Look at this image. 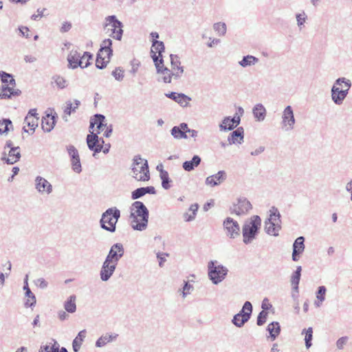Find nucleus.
<instances>
[{"label": "nucleus", "instance_id": "1", "mask_svg": "<svg viewBox=\"0 0 352 352\" xmlns=\"http://www.w3.org/2000/svg\"><path fill=\"white\" fill-rule=\"evenodd\" d=\"M148 210L142 201L133 203L129 215L132 228L138 231L145 230L148 226Z\"/></svg>", "mask_w": 352, "mask_h": 352}, {"label": "nucleus", "instance_id": "2", "mask_svg": "<svg viewBox=\"0 0 352 352\" xmlns=\"http://www.w3.org/2000/svg\"><path fill=\"white\" fill-rule=\"evenodd\" d=\"M261 226V219L258 215H253L245 221L242 228L243 241L245 244H250L256 239Z\"/></svg>", "mask_w": 352, "mask_h": 352}, {"label": "nucleus", "instance_id": "3", "mask_svg": "<svg viewBox=\"0 0 352 352\" xmlns=\"http://www.w3.org/2000/svg\"><path fill=\"white\" fill-rule=\"evenodd\" d=\"M351 86V80L344 77L338 78L331 88V98L336 104H341Z\"/></svg>", "mask_w": 352, "mask_h": 352}, {"label": "nucleus", "instance_id": "4", "mask_svg": "<svg viewBox=\"0 0 352 352\" xmlns=\"http://www.w3.org/2000/svg\"><path fill=\"white\" fill-rule=\"evenodd\" d=\"M120 217V210L116 207L109 208L101 216L100 220V227L108 232H115L116 223Z\"/></svg>", "mask_w": 352, "mask_h": 352}, {"label": "nucleus", "instance_id": "5", "mask_svg": "<svg viewBox=\"0 0 352 352\" xmlns=\"http://www.w3.org/2000/svg\"><path fill=\"white\" fill-rule=\"evenodd\" d=\"M132 177L137 181L146 182L150 179L148 162L142 158L140 155H136L133 158L132 164Z\"/></svg>", "mask_w": 352, "mask_h": 352}, {"label": "nucleus", "instance_id": "6", "mask_svg": "<svg viewBox=\"0 0 352 352\" xmlns=\"http://www.w3.org/2000/svg\"><path fill=\"white\" fill-rule=\"evenodd\" d=\"M228 272V268L219 264L217 261H210L208 263V278L214 285L221 283L226 278Z\"/></svg>", "mask_w": 352, "mask_h": 352}, {"label": "nucleus", "instance_id": "7", "mask_svg": "<svg viewBox=\"0 0 352 352\" xmlns=\"http://www.w3.org/2000/svg\"><path fill=\"white\" fill-rule=\"evenodd\" d=\"M269 217L265 221V231L267 234L276 236L280 226V214L277 208L272 206L270 209Z\"/></svg>", "mask_w": 352, "mask_h": 352}, {"label": "nucleus", "instance_id": "8", "mask_svg": "<svg viewBox=\"0 0 352 352\" xmlns=\"http://www.w3.org/2000/svg\"><path fill=\"white\" fill-rule=\"evenodd\" d=\"M104 28L111 27L110 36L112 38L120 41L123 34V25L115 15L108 16L104 19V23L103 24Z\"/></svg>", "mask_w": 352, "mask_h": 352}, {"label": "nucleus", "instance_id": "9", "mask_svg": "<svg viewBox=\"0 0 352 352\" xmlns=\"http://www.w3.org/2000/svg\"><path fill=\"white\" fill-rule=\"evenodd\" d=\"M92 56L89 52H85L82 56L76 51H72L68 55L67 60L69 66L72 69H76L78 67L81 68L87 67L90 63L89 60Z\"/></svg>", "mask_w": 352, "mask_h": 352}, {"label": "nucleus", "instance_id": "10", "mask_svg": "<svg viewBox=\"0 0 352 352\" xmlns=\"http://www.w3.org/2000/svg\"><path fill=\"white\" fill-rule=\"evenodd\" d=\"M296 124V118L292 106L287 105L285 107L281 116V127L285 131H289L294 129Z\"/></svg>", "mask_w": 352, "mask_h": 352}, {"label": "nucleus", "instance_id": "11", "mask_svg": "<svg viewBox=\"0 0 352 352\" xmlns=\"http://www.w3.org/2000/svg\"><path fill=\"white\" fill-rule=\"evenodd\" d=\"M252 209V204L245 197H239L234 201L230 208L231 214L238 216L246 214Z\"/></svg>", "mask_w": 352, "mask_h": 352}, {"label": "nucleus", "instance_id": "12", "mask_svg": "<svg viewBox=\"0 0 352 352\" xmlns=\"http://www.w3.org/2000/svg\"><path fill=\"white\" fill-rule=\"evenodd\" d=\"M100 133V131H98L97 133L91 132V133L87 136L86 140L87 146L91 151H94V157H96V153H98L102 151V144L104 143V140L102 138H99L98 136V134Z\"/></svg>", "mask_w": 352, "mask_h": 352}, {"label": "nucleus", "instance_id": "13", "mask_svg": "<svg viewBox=\"0 0 352 352\" xmlns=\"http://www.w3.org/2000/svg\"><path fill=\"white\" fill-rule=\"evenodd\" d=\"M226 236L230 239H235L240 235V226L238 222L231 217H227L223 223Z\"/></svg>", "mask_w": 352, "mask_h": 352}, {"label": "nucleus", "instance_id": "14", "mask_svg": "<svg viewBox=\"0 0 352 352\" xmlns=\"http://www.w3.org/2000/svg\"><path fill=\"white\" fill-rule=\"evenodd\" d=\"M67 151L70 157L72 170L76 173H81L82 166L78 150L75 148L74 146L69 145L67 146Z\"/></svg>", "mask_w": 352, "mask_h": 352}, {"label": "nucleus", "instance_id": "15", "mask_svg": "<svg viewBox=\"0 0 352 352\" xmlns=\"http://www.w3.org/2000/svg\"><path fill=\"white\" fill-rule=\"evenodd\" d=\"M34 186L36 191L43 195H49L53 191L52 185L44 177L36 176L34 179Z\"/></svg>", "mask_w": 352, "mask_h": 352}, {"label": "nucleus", "instance_id": "16", "mask_svg": "<svg viewBox=\"0 0 352 352\" xmlns=\"http://www.w3.org/2000/svg\"><path fill=\"white\" fill-rule=\"evenodd\" d=\"M124 252L123 245L121 243H116L111 246L105 261L117 265L118 261L122 257Z\"/></svg>", "mask_w": 352, "mask_h": 352}, {"label": "nucleus", "instance_id": "17", "mask_svg": "<svg viewBox=\"0 0 352 352\" xmlns=\"http://www.w3.org/2000/svg\"><path fill=\"white\" fill-rule=\"evenodd\" d=\"M15 87L9 85V83L3 84L1 87H0V99H11L19 96L21 91L19 89H16Z\"/></svg>", "mask_w": 352, "mask_h": 352}, {"label": "nucleus", "instance_id": "18", "mask_svg": "<svg viewBox=\"0 0 352 352\" xmlns=\"http://www.w3.org/2000/svg\"><path fill=\"white\" fill-rule=\"evenodd\" d=\"M170 71L173 72L172 75L174 79H179L181 78L184 73V67L181 65L179 57L175 54L170 55Z\"/></svg>", "mask_w": 352, "mask_h": 352}, {"label": "nucleus", "instance_id": "19", "mask_svg": "<svg viewBox=\"0 0 352 352\" xmlns=\"http://www.w3.org/2000/svg\"><path fill=\"white\" fill-rule=\"evenodd\" d=\"M116 264L104 260L100 271V279L104 282L109 280L111 276L113 274L116 268Z\"/></svg>", "mask_w": 352, "mask_h": 352}, {"label": "nucleus", "instance_id": "20", "mask_svg": "<svg viewBox=\"0 0 352 352\" xmlns=\"http://www.w3.org/2000/svg\"><path fill=\"white\" fill-rule=\"evenodd\" d=\"M227 175L224 170H219L217 173L208 176L206 179V184L210 187L218 186L226 179Z\"/></svg>", "mask_w": 352, "mask_h": 352}, {"label": "nucleus", "instance_id": "21", "mask_svg": "<svg viewBox=\"0 0 352 352\" xmlns=\"http://www.w3.org/2000/svg\"><path fill=\"white\" fill-rule=\"evenodd\" d=\"M188 124L182 122L178 126H173L170 130L171 135L176 140L187 139Z\"/></svg>", "mask_w": 352, "mask_h": 352}, {"label": "nucleus", "instance_id": "22", "mask_svg": "<svg viewBox=\"0 0 352 352\" xmlns=\"http://www.w3.org/2000/svg\"><path fill=\"white\" fill-rule=\"evenodd\" d=\"M19 147L16 146L14 148H11L8 151V156L6 157V151L3 153V155L1 158L2 160L5 161L8 164H13L18 162L21 157V153Z\"/></svg>", "mask_w": 352, "mask_h": 352}, {"label": "nucleus", "instance_id": "23", "mask_svg": "<svg viewBox=\"0 0 352 352\" xmlns=\"http://www.w3.org/2000/svg\"><path fill=\"white\" fill-rule=\"evenodd\" d=\"M244 130L243 127H238L232 131L228 138L229 144H241L243 142Z\"/></svg>", "mask_w": 352, "mask_h": 352}, {"label": "nucleus", "instance_id": "24", "mask_svg": "<svg viewBox=\"0 0 352 352\" xmlns=\"http://www.w3.org/2000/svg\"><path fill=\"white\" fill-rule=\"evenodd\" d=\"M165 95L167 98L172 99L184 107H187L189 101L191 100L190 97L184 94L170 92L169 94H166Z\"/></svg>", "mask_w": 352, "mask_h": 352}, {"label": "nucleus", "instance_id": "25", "mask_svg": "<svg viewBox=\"0 0 352 352\" xmlns=\"http://www.w3.org/2000/svg\"><path fill=\"white\" fill-rule=\"evenodd\" d=\"M266 113L265 107L261 103L255 104L252 109L254 118L258 122H262L265 120Z\"/></svg>", "mask_w": 352, "mask_h": 352}, {"label": "nucleus", "instance_id": "26", "mask_svg": "<svg viewBox=\"0 0 352 352\" xmlns=\"http://www.w3.org/2000/svg\"><path fill=\"white\" fill-rule=\"evenodd\" d=\"M55 116L47 114L42 118L41 127L45 132H50L55 126Z\"/></svg>", "mask_w": 352, "mask_h": 352}, {"label": "nucleus", "instance_id": "27", "mask_svg": "<svg viewBox=\"0 0 352 352\" xmlns=\"http://www.w3.org/2000/svg\"><path fill=\"white\" fill-rule=\"evenodd\" d=\"M157 69V74H160L162 76V80L165 83H170L171 79L173 78L172 74L173 72L168 67H165L164 65Z\"/></svg>", "mask_w": 352, "mask_h": 352}, {"label": "nucleus", "instance_id": "28", "mask_svg": "<svg viewBox=\"0 0 352 352\" xmlns=\"http://www.w3.org/2000/svg\"><path fill=\"white\" fill-rule=\"evenodd\" d=\"M118 336V335L117 333H106L105 335L102 336L97 340V341L96 342V346L97 347L104 346L107 343L116 340Z\"/></svg>", "mask_w": 352, "mask_h": 352}, {"label": "nucleus", "instance_id": "29", "mask_svg": "<svg viewBox=\"0 0 352 352\" xmlns=\"http://www.w3.org/2000/svg\"><path fill=\"white\" fill-rule=\"evenodd\" d=\"M201 157L199 155H194L191 160L185 161L182 164V168L186 171H191L197 167L201 163Z\"/></svg>", "mask_w": 352, "mask_h": 352}, {"label": "nucleus", "instance_id": "30", "mask_svg": "<svg viewBox=\"0 0 352 352\" xmlns=\"http://www.w3.org/2000/svg\"><path fill=\"white\" fill-rule=\"evenodd\" d=\"M80 104V102L78 100H74V105L73 103L68 100L66 102V106L64 109L65 116H63V119L65 121H67V116H69L72 112H75L76 110L78 108Z\"/></svg>", "mask_w": 352, "mask_h": 352}, {"label": "nucleus", "instance_id": "31", "mask_svg": "<svg viewBox=\"0 0 352 352\" xmlns=\"http://www.w3.org/2000/svg\"><path fill=\"white\" fill-rule=\"evenodd\" d=\"M259 60L258 58H256V56H252V55H247V56H244L242 59L239 61V65L243 67V68H245V67H251V66H254L256 64H257L258 63Z\"/></svg>", "mask_w": 352, "mask_h": 352}, {"label": "nucleus", "instance_id": "32", "mask_svg": "<svg viewBox=\"0 0 352 352\" xmlns=\"http://www.w3.org/2000/svg\"><path fill=\"white\" fill-rule=\"evenodd\" d=\"M112 41L110 38H106L103 40L100 44V48L99 50L100 53L103 54L106 52L107 58H111L113 55V50L111 48Z\"/></svg>", "mask_w": 352, "mask_h": 352}, {"label": "nucleus", "instance_id": "33", "mask_svg": "<svg viewBox=\"0 0 352 352\" xmlns=\"http://www.w3.org/2000/svg\"><path fill=\"white\" fill-rule=\"evenodd\" d=\"M198 209H199V205L197 204H192L190 206L188 211L185 212L183 214L184 220L186 222H190V221L195 220L196 215H197V212L198 211Z\"/></svg>", "mask_w": 352, "mask_h": 352}, {"label": "nucleus", "instance_id": "34", "mask_svg": "<svg viewBox=\"0 0 352 352\" xmlns=\"http://www.w3.org/2000/svg\"><path fill=\"white\" fill-rule=\"evenodd\" d=\"M85 337L86 330L85 329L80 331L78 333L77 336L75 338L72 342V348L74 352H78L80 350L82 343Z\"/></svg>", "mask_w": 352, "mask_h": 352}, {"label": "nucleus", "instance_id": "35", "mask_svg": "<svg viewBox=\"0 0 352 352\" xmlns=\"http://www.w3.org/2000/svg\"><path fill=\"white\" fill-rule=\"evenodd\" d=\"M267 330L270 333L271 339L274 340L280 332V327L278 322H272L268 324Z\"/></svg>", "mask_w": 352, "mask_h": 352}, {"label": "nucleus", "instance_id": "36", "mask_svg": "<svg viewBox=\"0 0 352 352\" xmlns=\"http://www.w3.org/2000/svg\"><path fill=\"white\" fill-rule=\"evenodd\" d=\"M252 305L250 301H246L243 305L241 311L236 314V315H240L241 318H245V316H247V320L248 321L250 319L252 313Z\"/></svg>", "mask_w": 352, "mask_h": 352}, {"label": "nucleus", "instance_id": "37", "mask_svg": "<svg viewBox=\"0 0 352 352\" xmlns=\"http://www.w3.org/2000/svg\"><path fill=\"white\" fill-rule=\"evenodd\" d=\"M219 126L221 131H228L235 129L236 124L232 122L230 116H226L222 120Z\"/></svg>", "mask_w": 352, "mask_h": 352}, {"label": "nucleus", "instance_id": "38", "mask_svg": "<svg viewBox=\"0 0 352 352\" xmlns=\"http://www.w3.org/2000/svg\"><path fill=\"white\" fill-rule=\"evenodd\" d=\"M104 120H105V117L103 115L96 114L94 122H90V128L93 129L94 125L96 124L98 131H104V126H106V124H104Z\"/></svg>", "mask_w": 352, "mask_h": 352}, {"label": "nucleus", "instance_id": "39", "mask_svg": "<svg viewBox=\"0 0 352 352\" xmlns=\"http://www.w3.org/2000/svg\"><path fill=\"white\" fill-rule=\"evenodd\" d=\"M296 25L300 30L305 28V24L308 19V16L304 10L295 14Z\"/></svg>", "mask_w": 352, "mask_h": 352}, {"label": "nucleus", "instance_id": "40", "mask_svg": "<svg viewBox=\"0 0 352 352\" xmlns=\"http://www.w3.org/2000/svg\"><path fill=\"white\" fill-rule=\"evenodd\" d=\"M76 296H70L64 303V308L68 313H74L76 310Z\"/></svg>", "mask_w": 352, "mask_h": 352}, {"label": "nucleus", "instance_id": "41", "mask_svg": "<svg viewBox=\"0 0 352 352\" xmlns=\"http://www.w3.org/2000/svg\"><path fill=\"white\" fill-rule=\"evenodd\" d=\"M24 123L34 132L35 129L38 126V117L27 115L25 118Z\"/></svg>", "mask_w": 352, "mask_h": 352}, {"label": "nucleus", "instance_id": "42", "mask_svg": "<svg viewBox=\"0 0 352 352\" xmlns=\"http://www.w3.org/2000/svg\"><path fill=\"white\" fill-rule=\"evenodd\" d=\"M111 58H107V55L103 56V54L100 52L98 53L96 60V66L98 69H104L107 67V65L109 63Z\"/></svg>", "mask_w": 352, "mask_h": 352}, {"label": "nucleus", "instance_id": "43", "mask_svg": "<svg viewBox=\"0 0 352 352\" xmlns=\"http://www.w3.org/2000/svg\"><path fill=\"white\" fill-rule=\"evenodd\" d=\"M305 238L303 236L298 237L293 244V252L302 254L305 250Z\"/></svg>", "mask_w": 352, "mask_h": 352}, {"label": "nucleus", "instance_id": "44", "mask_svg": "<svg viewBox=\"0 0 352 352\" xmlns=\"http://www.w3.org/2000/svg\"><path fill=\"white\" fill-rule=\"evenodd\" d=\"M164 50L165 47L162 41H153L151 54H159L160 56H161L162 53L164 52Z\"/></svg>", "mask_w": 352, "mask_h": 352}, {"label": "nucleus", "instance_id": "45", "mask_svg": "<svg viewBox=\"0 0 352 352\" xmlns=\"http://www.w3.org/2000/svg\"><path fill=\"white\" fill-rule=\"evenodd\" d=\"M0 78L3 84H8L16 86V81L13 76L3 71L0 72Z\"/></svg>", "mask_w": 352, "mask_h": 352}, {"label": "nucleus", "instance_id": "46", "mask_svg": "<svg viewBox=\"0 0 352 352\" xmlns=\"http://www.w3.org/2000/svg\"><path fill=\"white\" fill-rule=\"evenodd\" d=\"M305 333V346L307 349H309L311 345V340L313 338V329L311 327H309L307 329H304L302 332V333Z\"/></svg>", "mask_w": 352, "mask_h": 352}, {"label": "nucleus", "instance_id": "47", "mask_svg": "<svg viewBox=\"0 0 352 352\" xmlns=\"http://www.w3.org/2000/svg\"><path fill=\"white\" fill-rule=\"evenodd\" d=\"M10 127H12V123L10 119H3L0 121V135L7 134L10 130Z\"/></svg>", "mask_w": 352, "mask_h": 352}, {"label": "nucleus", "instance_id": "48", "mask_svg": "<svg viewBox=\"0 0 352 352\" xmlns=\"http://www.w3.org/2000/svg\"><path fill=\"white\" fill-rule=\"evenodd\" d=\"M213 29L219 36H224L227 30L226 25L223 22L215 23Z\"/></svg>", "mask_w": 352, "mask_h": 352}, {"label": "nucleus", "instance_id": "49", "mask_svg": "<svg viewBox=\"0 0 352 352\" xmlns=\"http://www.w3.org/2000/svg\"><path fill=\"white\" fill-rule=\"evenodd\" d=\"M247 322V316H245V318H241L240 315L235 314L232 320V324L239 328L242 327Z\"/></svg>", "mask_w": 352, "mask_h": 352}, {"label": "nucleus", "instance_id": "50", "mask_svg": "<svg viewBox=\"0 0 352 352\" xmlns=\"http://www.w3.org/2000/svg\"><path fill=\"white\" fill-rule=\"evenodd\" d=\"M160 179H162V187L168 190L170 188L169 183L170 182V179L169 178V175L167 171H162V173L160 175Z\"/></svg>", "mask_w": 352, "mask_h": 352}, {"label": "nucleus", "instance_id": "51", "mask_svg": "<svg viewBox=\"0 0 352 352\" xmlns=\"http://www.w3.org/2000/svg\"><path fill=\"white\" fill-rule=\"evenodd\" d=\"M193 290V286L188 283L187 281H184V286L182 289H179V292H181L182 298H185L189 295Z\"/></svg>", "mask_w": 352, "mask_h": 352}, {"label": "nucleus", "instance_id": "52", "mask_svg": "<svg viewBox=\"0 0 352 352\" xmlns=\"http://www.w3.org/2000/svg\"><path fill=\"white\" fill-rule=\"evenodd\" d=\"M301 270L302 268L300 266H298L296 267V271L293 273L291 277V284L292 285H299L300 276H301Z\"/></svg>", "mask_w": 352, "mask_h": 352}, {"label": "nucleus", "instance_id": "53", "mask_svg": "<svg viewBox=\"0 0 352 352\" xmlns=\"http://www.w3.org/2000/svg\"><path fill=\"white\" fill-rule=\"evenodd\" d=\"M53 80L56 85L60 89H64L67 86V81L60 76H54Z\"/></svg>", "mask_w": 352, "mask_h": 352}, {"label": "nucleus", "instance_id": "54", "mask_svg": "<svg viewBox=\"0 0 352 352\" xmlns=\"http://www.w3.org/2000/svg\"><path fill=\"white\" fill-rule=\"evenodd\" d=\"M327 288L324 286H319L316 292V298L324 301L326 299Z\"/></svg>", "mask_w": 352, "mask_h": 352}, {"label": "nucleus", "instance_id": "55", "mask_svg": "<svg viewBox=\"0 0 352 352\" xmlns=\"http://www.w3.org/2000/svg\"><path fill=\"white\" fill-rule=\"evenodd\" d=\"M112 76L116 80L122 81L124 76V70L120 67H118L112 72Z\"/></svg>", "mask_w": 352, "mask_h": 352}, {"label": "nucleus", "instance_id": "56", "mask_svg": "<svg viewBox=\"0 0 352 352\" xmlns=\"http://www.w3.org/2000/svg\"><path fill=\"white\" fill-rule=\"evenodd\" d=\"M144 195H146L144 187L138 188L132 192L131 198L133 199H138Z\"/></svg>", "mask_w": 352, "mask_h": 352}, {"label": "nucleus", "instance_id": "57", "mask_svg": "<svg viewBox=\"0 0 352 352\" xmlns=\"http://www.w3.org/2000/svg\"><path fill=\"white\" fill-rule=\"evenodd\" d=\"M25 297L28 298V300L25 302V306L26 307H34L36 304V297L34 294L31 292V294L30 295L25 294Z\"/></svg>", "mask_w": 352, "mask_h": 352}, {"label": "nucleus", "instance_id": "58", "mask_svg": "<svg viewBox=\"0 0 352 352\" xmlns=\"http://www.w3.org/2000/svg\"><path fill=\"white\" fill-rule=\"evenodd\" d=\"M267 315H268V313L267 311H265L264 310L261 311L257 317V320H256L257 325H258V326L263 325L266 322Z\"/></svg>", "mask_w": 352, "mask_h": 352}, {"label": "nucleus", "instance_id": "59", "mask_svg": "<svg viewBox=\"0 0 352 352\" xmlns=\"http://www.w3.org/2000/svg\"><path fill=\"white\" fill-rule=\"evenodd\" d=\"M151 57L155 63L156 69L162 66V65H164V60L162 57V55L160 56L159 54H158V55H157V54L154 53V54H151Z\"/></svg>", "mask_w": 352, "mask_h": 352}, {"label": "nucleus", "instance_id": "60", "mask_svg": "<svg viewBox=\"0 0 352 352\" xmlns=\"http://www.w3.org/2000/svg\"><path fill=\"white\" fill-rule=\"evenodd\" d=\"M52 341L54 342V344L52 346L45 345L44 346L45 352H58L60 345L55 340H53Z\"/></svg>", "mask_w": 352, "mask_h": 352}, {"label": "nucleus", "instance_id": "61", "mask_svg": "<svg viewBox=\"0 0 352 352\" xmlns=\"http://www.w3.org/2000/svg\"><path fill=\"white\" fill-rule=\"evenodd\" d=\"M348 341V337L344 336L340 338L336 342V346L338 349H342L344 345L346 344Z\"/></svg>", "mask_w": 352, "mask_h": 352}, {"label": "nucleus", "instance_id": "62", "mask_svg": "<svg viewBox=\"0 0 352 352\" xmlns=\"http://www.w3.org/2000/svg\"><path fill=\"white\" fill-rule=\"evenodd\" d=\"M72 27V25L70 22L65 21L62 23L60 28V32L61 33H65L69 32Z\"/></svg>", "mask_w": 352, "mask_h": 352}, {"label": "nucleus", "instance_id": "63", "mask_svg": "<svg viewBox=\"0 0 352 352\" xmlns=\"http://www.w3.org/2000/svg\"><path fill=\"white\" fill-rule=\"evenodd\" d=\"M36 286L41 289H45L47 287V282L43 278H39L35 280Z\"/></svg>", "mask_w": 352, "mask_h": 352}, {"label": "nucleus", "instance_id": "64", "mask_svg": "<svg viewBox=\"0 0 352 352\" xmlns=\"http://www.w3.org/2000/svg\"><path fill=\"white\" fill-rule=\"evenodd\" d=\"M46 10V8H43V9H37V13L36 14H34L31 16V19L32 20H38V19L41 18L44 15V12Z\"/></svg>", "mask_w": 352, "mask_h": 352}]
</instances>
